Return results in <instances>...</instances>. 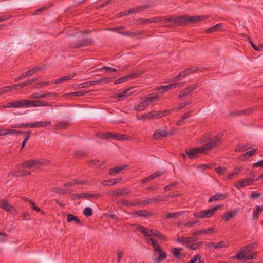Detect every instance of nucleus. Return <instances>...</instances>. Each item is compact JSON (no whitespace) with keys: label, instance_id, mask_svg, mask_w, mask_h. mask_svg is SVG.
Listing matches in <instances>:
<instances>
[{"label":"nucleus","instance_id":"44","mask_svg":"<svg viewBox=\"0 0 263 263\" xmlns=\"http://www.w3.org/2000/svg\"><path fill=\"white\" fill-rule=\"evenodd\" d=\"M26 100H21L14 102V104H12L14 106V108H20L24 106H26Z\"/></svg>","mask_w":263,"mask_h":263},{"label":"nucleus","instance_id":"58","mask_svg":"<svg viewBox=\"0 0 263 263\" xmlns=\"http://www.w3.org/2000/svg\"><path fill=\"white\" fill-rule=\"evenodd\" d=\"M226 169L225 168H223L221 166H218V167H216L215 168V172L219 175L224 174V173L226 171Z\"/></svg>","mask_w":263,"mask_h":263},{"label":"nucleus","instance_id":"13","mask_svg":"<svg viewBox=\"0 0 263 263\" xmlns=\"http://www.w3.org/2000/svg\"><path fill=\"white\" fill-rule=\"evenodd\" d=\"M198 87V84H195L193 85H191V86L185 88L182 91H181L179 94V97L180 98H182V97L186 96L189 95L191 92L194 90Z\"/></svg>","mask_w":263,"mask_h":263},{"label":"nucleus","instance_id":"47","mask_svg":"<svg viewBox=\"0 0 263 263\" xmlns=\"http://www.w3.org/2000/svg\"><path fill=\"white\" fill-rule=\"evenodd\" d=\"M47 97V95H44V93L41 92H35L31 95L30 98L32 99H39Z\"/></svg>","mask_w":263,"mask_h":263},{"label":"nucleus","instance_id":"21","mask_svg":"<svg viewBox=\"0 0 263 263\" xmlns=\"http://www.w3.org/2000/svg\"><path fill=\"white\" fill-rule=\"evenodd\" d=\"M228 197L227 194H222L218 193H216L214 196L210 197L209 200V202H211L214 201H218L219 200H224Z\"/></svg>","mask_w":263,"mask_h":263},{"label":"nucleus","instance_id":"20","mask_svg":"<svg viewBox=\"0 0 263 263\" xmlns=\"http://www.w3.org/2000/svg\"><path fill=\"white\" fill-rule=\"evenodd\" d=\"M238 213V210L237 209H234L233 210L228 211L227 213L224 214L223 216V218L226 221H228L231 219L234 218Z\"/></svg>","mask_w":263,"mask_h":263},{"label":"nucleus","instance_id":"39","mask_svg":"<svg viewBox=\"0 0 263 263\" xmlns=\"http://www.w3.org/2000/svg\"><path fill=\"white\" fill-rule=\"evenodd\" d=\"M54 192L56 193H59L60 194H65L67 193H70L72 191L70 189L55 188Z\"/></svg>","mask_w":263,"mask_h":263},{"label":"nucleus","instance_id":"29","mask_svg":"<svg viewBox=\"0 0 263 263\" xmlns=\"http://www.w3.org/2000/svg\"><path fill=\"white\" fill-rule=\"evenodd\" d=\"M133 89V88H129L127 89L124 90L123 92L121 93H119L117 96L118 100H122L124 99L123 98L130 95V94H132V92H130V91L132 90Z\"/></svg>","mask_w":263,"mask_h":263},{"label":"nucleus","instance_id":"35","mask_svg":"<svg viewBox=\"0 0 263 263\" xmlns=\"http://www.w3.org/2000/svg\"><path fill=\"white\" fill-rule=\"evenodd\" d=\"M159 111H152L147 113L148 120L158 119L160 117Z\"/></svg>","mask_w":263,"mask_h":263},{"label":"nucleus","instance_id":"17","mask_svg":"<svg viewBox=\"0 0 263 263\" xmlns=\"http://www.w3.org/2000/svg\"><path fill=\"white\" fill-rule=\"evenodd\" d=\"M0 206L7 211L13 213L16 212V209L13 206L9 204L7 201L2 200L0 202Z\"/></svg>","mask_w":263,"mask_h":263},{"label":"nucleus","instance_id":"12","mask_svg":"<svg viewBox=\"0 0 263 263\" xmlns=\"http://www.w3.org/2000/svg\"><path fill=\"white\" fill-rule=\"evenodd\" d=\"M254 181V179L253 178H247L240 180L238 182V185H236V187L239 189L240 187H244L248 185H252Z\"/></svg>","mask_w":263,"mask_h":263},{"label":"nucleus","instance_id":"54","mask_svg":"<svg viewBox=\"0 0 263 263\" xmlns=\"http://www.w3.org/2000/svg\"><path fill=\"white\" fill-rule=\"evenodd\" d=\"M160 20H161L160 18H154L152 20H149V19H146V18H143V19H141L140 21L142 23H151L154 22L160 21Z\"/></svg>","mask_w":263,"mask_h":263},{"label":"nucleus","instance_id":"60","mask_svg":"<svg viewBox=\"0 0 263 263\" xmlns=\"http://www.w3.org/2000/svg\"><path fill=\"white\" fill-rule=\"evenodd\" d=\"M251 147H250V144L249 143L245 144L242 145L237 146V148H239L240 151H243L245 149H249Z\"/></svg>","mask_w":263,"mask_h":263},{"label":"nucleus","instance_id":"37","mask_svg":"<svg viewBox=\"0 0 263 263\" xmlns=\"http://www.w3.org/2000/svg\"><path fill=\"white\" fill-rule=\"evenodd\" d=\"M183 82H176L172 84H170L167 85H166L167 87L168 91L170 89H174L176 88H179L181 86H183Z\"/></svg>","mask_w":263,"mask_h":263},{"label":"nucleus","instance_id":"50","mask_svg":"<svg viewBox=\"0 0 263 263\" xmlns=\"http://www.w3.org/2000/svg\"><path fill=\"white\" fill-rule=\"evenodd\" d=\"M83 214L87 217L91 216L92 215V210L90 207H87L83 210Z\"/></svg>","mask_w":263,"mask_h":263},{"label":"nucleus","instance_id":"57","mask_svg":"<svg viewBox=\"0 0 263 263\" xmlns=\"http://www.w3.org/2000/svg\"><path fill=\"white\" fill-rule=\"evenodd\" d=\"M242 249H243V251H245V253L250 252L252 251V250L253 249V246L249 244L248 245H247L241 248Z\"/></svg>","mask_w":263,"mask_h":263},{"label":"nucleus","instance_id":"19","mask_svg":"<svg viewBox=\"0 0 263 263\" xmlns=\"http://www.w3.org/2000/svg\"><path fill=\"white\" fill-rule=\"evenodd\" d=\"M74 157L78 159H83L89 157V154L83 150H76L73 152Z\"/></svg>","mask_w":263,"mask_h":263},{"label":"nucleus","instance_id":"36","mask_svg":"<svg viewBox=\"0 0 263 263\" xmlns=\"http://www.w3.org/2000/svg\"><path fill=\"white\" fill-rule=\"evenodd\" d=\"M43 68L42 67H34L32 69L26 71L25 73V75L27 77L29 76L33 75L34 73H36L38 71L42 70Z\"/></svg>","mask_w":263,"mask_h":263},{"label":"nucleus","instance_id":"10","mask_svg":"<svg viewBox=\"0 0 263 263\" xmlns=\"http://www.w3.org/2000/svg\"><path fill=\"white\" fill-rule=\"evenodd\" d=\"M73 199H79L80 198H96V197H100L101 196V194L99 193L97 194H90L87 193H83L81 194H73L72 195Z\"/></svg>","mask_w":263,"mask_h":263},{"label":"nucleus","instance_id":"23","mask_svg":"<svg viewBox=\"0 0 263 263\" xmlns=\"http://www.w3.org/2000/svg\"><path fill=\"white\" fill-rule=\"evenodd\" d=\"M122 178H117L111 179L108 180H104L102 182V184L104 186H111L116 184L122 180Z\"/></svg>","mask_w":263,"mask_h":263},{"label":"nucleus","instance_id":"46","mask_svg":"<svg viewBox=\"0 0 263 263\" xmlns=\"http://www.w3.org/2000/svg\"><path fill=\"white\" fill-rule=\"evenodd\" d=\"M145 8V6H139L134 8L130 9L128 13H139L142 10Z\"/></svg>","mask_w":263,"mask_h":263},{"label":"nucleus","instance_id":"8","mask_svg":"<svg viewBox=\"0 0 263 263\" xmlns=\"http://www.w3.org/2000/svg\"><path fill=\"white\" fill-rule=\"evenodd\" d=\"M182 17L184 18L182 20V24L184 23H187L190 24L198 23L203 20L205 16H189L187 15H183Z\"/></svg>","mask_w":263,"mask_h":263},{"label":"nucleus","instance_id":"62","mask_svg":"<svg viewBox=\"0 0 263 263\" xmlns=\"http://www.w3.org/2000/svg\"><path fill=\"white\" fill-rule=\"evenodd\" d=\"M201 258V256L199 254L195 255L188 263H196V261L199 260Z\"/></svg>","mask_w":263,"mask_h":263},{"label":"nucleus","instance_id":"31","mask_svg":"<svg viewBox=\"0 0 263 263\" xmlns=\"http://www.w3.org/2000/svg\"><path fill=\"white\" fill-rule=\"evenodd\" d=\"M67 220L68 222H72L74 221L77 224L81 225V221L79 219V218L75 216L74 215L72 214H68L67 216Z\"/></svg>","mask_w":263,"mask_h":263},{"label":"nucleus","instance_id":"49","mask_svg":"<svg viewBox=\"0 0 263 263\" xmlns=\"http://www.w3.org/2000/svg\"><path fill=\"white\" fill-rule=\"evenodd\" d=\"M38 81L37 78L32 79L30 80L27 81L26 82L22 83V87L23 88L31 85L33 82Z\"/></svg>","mask_w":263,"mask_h":263},{"label":"nucleus","instance_id":"48","mask_svg":"<svg viewBox=\"0 0 263 263\" xmlns=\"http://www.w3.org/2000/svg\"><path fill=\"white\" fill-rule=\"evenodd\" d=\"M38 81L37 78L32 79L30 80L27 81L26 82L22 83V87L23 88L31 85L33 82Z\"/></svg>","mask_w":263,"mask_h":263},{"label":"nucleus","instance_id":"56","mask_svg":"<svg viewBox=\"0 0 263 263\" xmlns=\"http://www.w3.org/2000/svg\"><path fill=\"white\" fill-rule=\"evenodd\" d=\"M192 102L191 101H185L183 103H180L178 106V109L181 110L186 106H187L191 104Z\"/></svg>","mask_w":263,"mask_h":263},{"label":"nucleus","instance_id":"40","mask_svg":"<svg viewBox=\"0 0 263 263\" xmlns=\"http://www.w3.org/2000/svg\"><path fill=\"white\" fill-rule=\"evenodd\" d=\"M160 201H165V200L160 197V198L153 197L151 198H148V199H146V200H145L144 201V203L149 204L151 203L157 202Z\"/></svg>","mask_w":263,"mask_h":263},{"label":"nucleus","instance_id":"18","mask_svg":"<svg viewBox=\"0 0 263 263\" xmlns=\"http://www.w3.org/2000/svg\"><path fill=\"white\" fill-rule=\"evenodd\" d=\"M183 250L182 248H173L171 252L173 256L178 259H181L185 257V254L180 253V251Z\"/></svg>","mask_w":263,"mask_h":263},{"label":"nucleus","instance_id":"5","mask_svg":"<svg viewBox=\"0 0 263 263\" xmlns=\"http://www.w3.org/2000/svg\"><path fill=\"white\" fill-rule=\"evenodd\" d=\"M159 97L157 96H148L146 98L142 99L141 102L139 103L135 107V109L138 111L143 110L145 108L149 105V104L156 100H157Z\"/></svg>","mask_w":263,"mask_h":263},{"label":"nucleus","instance_id":"59","mask_svg":"<svg viewBox=\"0 0 263 263\" xmlns=\"http://www.w3.org/2000/svg\"><path fill=\"white\" fill-rule=\"evenodd\" d=\"M49 81H45L42 82H40L37 83L35 86H34L35 88H40L43 86H47L49 85Z\"/></svg>","mask_w":263,"mask_h":263},{"label":"nucleus","instance_id":"38","mask_svg":"<svg viewBox=\"0 0 263 263\" xmlns=\"http://www.w3.org/2000/svg\"><path fill=\"white\" fill-rule=\"evenodd\" d=\"M191 113V112L189 111L188 112H185L183 114L181 117L180 118V119L177 121L176 124L177 125H180L181 123L183 122H184L185 119H187L190 116Z\"/></svg>","mask_w":263,"mask_h":263},{"label":"nucleus","instance_id":"32","mask_svg":"<svg viewBox=\"0 0 263 263\" xmlns=\"http://www.w3.org/2000/svg\"><path fill=\"white\" fill-rule=\"evenodd\" d=\"M51 124V122L50 121H38L33 123V128H39L41 127H45L49 126Z\"/></svg>","mask_w":263,"mask_h":263},{"label":"nucleus","instance_id":"53","mask_svg":"<svg viewBox=\"0 0 263 263\" xmlns=\"http://www.w3.org/2000/svg\"><path fill=\"white\" fill-rule=\"evenodd\" d=\"M257 149L249 151L243 154V156L245 157H250L256 154Z\"/></svg>","mask_w":263,"mask_h":263},{"label":"nucleus","instance_id":"7","mask_svg":"<svg viewBox=\"0 0 263 263\" xmlns=\"http://www.w3.org/2000/svg\"><path fill=\"white\" fill-rule=\"evenodd\" d=\"M144 71L143 70H138L137 71H135L129 74L124 76L117 80H116L115 82V84H118L121 83L122 82H125L128 79H135L139 77L140 76L144 73Z\"/></svg>","mask_w":263,"mask_h":263},{"label":"nucleus","instance_id":"4","mask_svg":"<svg viewBox=\"0 0 263 263\" xmlns=\"http://www.w3.org/2000/svg\"><path fill=\"white\" fill-rule=\"evenodd\" d=\"M49 162L50 161H48L46 159H34L25 161L21 164V166L23 168H31L33 167H34L35 168H39Z\"/></svg>","mask_w":263,"mask_h":263},{"label":"nucleus","instance_id":"2","mask_svg":"<svg viewBox=\"0 0 263 263\" xmlns=\"http://www.w3.org/2000/svg\"><path fill=\"white\" fill-rule=\"evenodd\" d=\"M130 226L132 227H136V229L138 231L143 233L144 236L150 237L152 235H153L157 237L160 240L164 241L167 240L166 237L161 233L159 232L157 230L154 229L149 231L148 229L145 228L142 226L138 224H131Z\"/></svg>","mask_w":263,"mask_h":263},{"label":"nucleus","instance_id":"33","mask_svg":"<svg viewBox=\"0 0 263 263\" xmlns=\"http://www.w3.org/2000/svg\"><path fill=\"white\" fill-rule=\"evenodd\" d=\"M97 82L96 80L95 81H89L87 82H85L83 83H81L79 85V88H87L90 86H94L97 84Z\"/></svg>","mask_w":263,"mask_h":263},{"label":"nucleus","instance_id":"15","mask_svg":"<svg viewBox=\"0 0 263 263\" xmlns=\"http://www.w3.org/2000/svg\"><path fill=\"white\" fill-rule=\"evenodd\" d=\"M130 193V191L126 188L114 190L111 192V196L116 197L124 196Z\"/></svg>","mask_w":263,"mask_h":263},{"label":"nucleus","instance_id":"16","mask_svg":"<svg viewBox=\"0 0 263 263\" xmlns=\"http://www.w3.org/2000/svg\"><path fill=\"white\" fill-rule=\"evenodd\" d=\"M76 76L75 73H72L70 74L64 76L60 78H58L56 80H55L54 81L52 82V83L54 84H60L63 82H64L66 81H68L69 80L72 79L74 76Z\"/></svg>","mask_w":263,"mask_h":263},{"label":"nucleus","instance_id":"28","mask_svg":"<svg viewBox=\"0 0 263 263\" xmlns=\"http://www.w3.org/2000/svg\"><path fill=\"white\" fill-rule=\"evenodd\" d=\"M223 30V27H222V24H217L214 26L207 29L205 31V33H211L214 32L216 31H222Z\"/></svg>","mask_w":263,"mask_h":263},{"label":"nucleus","instance_id":"1","mask_svg":"<svg viewBox=\"0 0 263 263\" xmlns=\"http://www.w3.org/2000/svg\"><path fill=\"white\" fill-rule=\"evenodd\" d=\"M220 136H215L210 142L197 148H188L185 150L187 157L190 159H193L199 156L200 153H205L206 151L219 145L220 141Z\"/></svg>","mask_w":263,"mask_h":263},{"label":"nucleus","instance_id":"11","mask_svg":"<svg viewBox=\"0 0 263 263\" xmlns=\"http://www.w3.org/2000/svg\"><path fill=\"white\" fill-rule=\"evenodd\" d=\"M197 67H191L190 68H187L185 70L180 71L179 74H178L175 78V80L180 79L181 78L183 77L186 74H190L199 70V69H198Z\"/></svg>","mask_w":263,"mask_h":263},{"label":"nucleus","instance_id":"26","mask_svg":"<svg viewBox=\"0 0 263 263\" xmlns=\"http://www.w3.org/2000/svg\"><path fill=\"white\" fill-rule=\"evenodd\" d=\"M127 167V165H123L111 168L109 171V175L111 176H114L116 174L119 173L121 171L126 168Z\"/></svg>","mask_w":263,"mask_h":263},{"label":"nucleus","instance_id":"55","mask_svg":"<svg viewBox=\"0 0 263 263\" xmlns=\"http://www.w3.org/2000/svg\"><path fill=\"white\" fill-rule=\"evenodd\" d=\"M162 174V173L160 171H157L154 173L151 174L148 176L151 180L157 178V177L160 176Z\"/></svg>","mask_w":263,"mask_h":263},{"label":"nucleus","instance_id":"27","mask_svg":"<svg viewBox=\"0 0 263 263\" xmlns=\"http://www.w3.org/2000/svg\"><path fill=\"white\" fill-rule=\"evenodd\" d=\"M41 100H26V107H37L41 106Z\"/></svg>","mask_w":263,"mask_h":263},{"label":"nucleus","instance_id":"22","mask_svg":"<svg viewBox=\"0 0 263 263\" xmlns=\"http://www.w3.org/2000/svg\"><path fill=\"white\" fill-rule=\"evenodd\" d=\"M176 241L178 243H182L184 246L187 248L188 250H189V246H191V243H192L187 237H182L181 238L178 237Z\"/></svg>","mask_w":263,"mask_h":263},{"label":"nucleus","instance_id":"3","mask_svg":"<svg viewBox=\"0 0 263 263\" xmlns=\"http://www.w3.org/2000/svg\"><path fill=\"white\" fill-rule=\"evenodd\" d=\"M147 243L151 242L154 250L159 254L158 256L156 258V261L158 263H159L167 257V254L162 249V247L159 244L158 241L154 239L153 238L149 239H145Z\"/></svg>","mask_w":263,"mask_h":263},{"label":"nucleus","instance_id":"43","mask_svg":"<svg viewBox=\"0 0 263 263\" xmlns=\"http://www.w3.org/2000/svg\"><path fill=\"white\" fill-rule=\"evenodd\" d=\"M246 254L245 251H243V249H241L240 251L236 254L234 258L241 260L246 258Z\"/></svg>","mask_w":263,"mask_h":263},{"label":"nucleus","instance_id":"45","mask_svg":"<svg viewBox=\"0 0 263 263\" xmlns=\"http://www.w3.org/2000/svg\"><path fill=\"white\" fill-rule=\"evenodd\" d=\"M118 204H120L121 205H126L127 206H135L136 205V202H129L128 200H122L120 201L117 202Z\"/></svg>","mask_w":263,"mask_h":263},{"label":"nucleus","instance_id":"25","mask_svg":"<svg viewBox=\"0 0 263 263\" xmlns=\"http://www.w3.org/2000/svg\"><path fill=\"white\" fill-rule=\"evenodd\" d=\"M134 215L140 217H148L153 215V213L147 211L146 210H140L137 211H134L133 213Z\"/></svg>","mask_w":263,"mask_h":263},{"label":"nucleus","instance_id":"42","mask_svg":"<svg viewBox=\"0 0 263 263\" xmlns=\"http://www.w3.org/2000/svg\"><path fill=\"white\" fill-rule=\"evenodd\" d=\"M183 214H184L183 211L173 213H168L166 215V217L167 219L177 218Z\"/></svg>","mask_w":263,"mask_h":263},{"label":"nucleus","instance_id":"52","mask_svg":"<svg viewBox=\"0 0 263 263\" xmlns=\"http://www.w3.org/2000/svg\"><path fill=\"white\" fill-rule=\"evenodd\" d=\"M213 247L215 248H221L227 247L224 241H220L217 243H213Z\"/></svg>","mask_w":263,"mask_h":263},{"label":"nucleus","instance_id":"51","mask_svg":"<svg viewBox=\"0 0 263 263\" xmlns=\"http://www.w3.org/2000/svg\"><path fill=\"white\" fill-rule=\"evenodd\" d=\"M13 90V89L12 85V86H5V87H2V88H1L0 92L2 93H4L10 92Z\"/></svg>","mask_w":263,"mask_h":263},{"label":"nucleus","instance_id":"6","mask_svg":"<svg viewBox=\"0 0 263 263\" xmlns=\"http://www.w3.org/2000/svg\"><path fill=\"white\" fill-rule=\"evenodd\" d=\"M126 135L117 133L116 132H106L101 135V138L106 139H116L117 140H124L126 139Z\"/></svg>","mask_w":263,"mask_h":263},{"label":"nucleus","instance_id":"30","mask_svg":"<svg viewBox=\"0 0 263 263\" xmlns=\"http://www.w3.org/2000/svg\"><path fill=\"white\" fill-rule=\"evenodd\" d=\"M167 22H174L178 25H182V20L184 19L182 16L179 17L171 16L169 18H164Z\"/></svg>","mask_w":263,"mask_h":263},{"label":"nucleus","instance_id":"61","mask_svg":"<svg viewBox=\"0 0 263 263\" xmlns=\"http://www.w3.org/2000/svg\"><path fill=\"white\" fill-rule=\"evenodd\" d=\"M203 234H206L205 229H200V230H197V231L194 232L193 234V235H194V236H198V235H201Z\"/></svg>","mask_w":263,"mask_h":263},{"label":"nucleus","instance_id":"34","mask_svg":"<svg viewBox=\"0 0 263 263\" xmlns=\"http://www.w3.org/2000/svg\"><path fill=\"white\" fill-rule=\"evenodd\" d=\"M11 127L13 128H23V127H24V128H28V127L33 128V123H26V124H24V123H23V124H15V125H11Z\"/></svg>","mask_w":263,"mask_h":263},{"label":"nucleus","instance_id":"64","mask_svg":"<svg viewBox=\"0 0 263 263\" xmlns=\"http://www.w3.org/2000/svg\"><path fill=\"white\" fill-rule=\"evenodd\" d=\"M157 90L160 91L161 93H164L168 91L167 86L162 85L157 87Z\"/></svg>","mask_w":263,"mask_h":263},{"label":"nucleus","instance_id":"24","mask_svg":"<svg viewBox=\"0 0 263 263\" xmlns=\"http://www.w3.org/2000/svg\"><path fill=\"white\" fill-rule=\"evenodd\" d=\"M252 110L251 109H244L242 110H237L231 111L230 113V116H239L242 115L249 114L252 112Z\"/></svg>","mask_w":263,"mask_h":263},{"label":"nucleus","instance_id":"41","mask_svg":"<svg viewBox=\"0 0 263 263\" xmlns=\"http://www.w3.org/2000/svg\"><path fill=\"white\" fill-rule=\"evenodd\" d=\"M203 242L202 241H198L195 243H192L191 246L189 247V250H195L198 248H199L202 245Z\"/></svg>","mask_w":263,"mask_h":263},{"label":"nucleus","instance_id":"14","mask_svg":"<svg viewBox=\"0 0 263 263\" xmlns=\"http://www.w3.org/2000/svg\"><path fill=\"white\" fill-rule=\"evenodd\" d=\"M222 206L223 205L218 204L208 210H203L204 218H210L212 217L214 214L215 212Z\"/></svg>","mask_w":263,"mask_h":263},{"label":"nucleus","instance_id":"63","mask_svg":"<svg viewBox=\"0 0 263 263\" xmlns=\"http://www.w3.org/2000/svg\"><path fill=\"white\" fill-rule=\"evenodd\" d=\"M68 125V124L66 122H60L59 124H58L57 126L58 128L59 129H66Z\"/></svg>","mask_w":263,"mask_h":263},{"label":"nucleus","instance_id":"9","mask_svg":"<svg viewBox=\"0 0 263 263\" xmlns=\"http://www.w3.org/2000/svg\"><path fill=\"white\" fill-rule=\"evenodd\" d=\"M173 133L166 132L163 129H157L154 132L153 135V138L154 139L159 140L162 137H166L168 136H172Z\"/></svg>","mask_w":263,"mask_h":263}]
</instances>
